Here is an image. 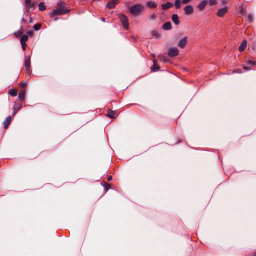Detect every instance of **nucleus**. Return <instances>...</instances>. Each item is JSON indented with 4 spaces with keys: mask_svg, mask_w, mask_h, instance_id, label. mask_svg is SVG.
<instances>
[{
    "mask_svg": "<svg viewBox=\"0 0 256 256\" xmlns=\"http://www.w3.org/2000/svg\"><path fill=\"white\" fill-rule=\"evenodd\" d=\"M25 95H26V90L24 89L22 90L18 98L20 101H24L25 99Z\"/></svg>",
    "mask_w": 256,
    "mask_h": 256,
    "instance_id": "nucleus-16",
    "label": "nucleus"
},
{
    "mask_svg": "<svg viewBox=\"0 0 256 256\" xmlns=\"http://www.w3.org/2000/svg\"><path fill=\"white\" fill-rule=\"evenodd\" d=\"M208 2L207 0H204L202 1L198 6V8L200 11H203L206 6L208 4Z\"/></svg>",
    "mask_w": 256,
    "mask_h": 256,
    "instance_id": "nucleus-15",
    "label": "nucleus"
},
{
    "mask_svg": "<svg viewBox=\"0 0 256 256\" xmlns=\"http://www.w3.org/2000/svg\"><path fill=\"white\" fill-rule=\"evenodd\" d=\"M22 34H23V32L21 29L20 30L14 32V36L16 38H21Z\"/></svg>",
    "mask_w": 256,
    "mask_h": 256,
    "instance_id": "nucleus-24",
    "label": "nucleus"
},
{
    "mask_svg": "<svg viewBox=\"0 0 256 256\" xmlns=\"http://www.w3.org/2000/svg\"><path fill=\"white\" fill-rule=\"evenodd\" d=\"M22 21L23 22H26V20H25V19H24V18H23L22 19Z\"/></svg>",
    "mask_w": 256,
    "mask_h": 256,
    "instance_id": "nucleus-41",
    "label": "nucleus"
},
{
    "mask_svg": "<svg viewBox=\"0 0 256 256\" xmlns=\"http://www.w3.org/2000/svg\"><path fill=\"white\" fill-rule=\"evenodd\" d=\"M69 12V10H67L64 4L62 3L58 4L56 9L54 10L50 14V16L51 17H53L55 15H63Z\"/></svg>",
    "mask_w": 256,
    "mask_h": 256,
    "instance_id": "nucleus-1",
    "label": "nucleus"
},
{
    "mask_svg": "<svg viewBox=\"0 0 256 256\" xmlns=\"http://www.w3.org/2000/svg\"><path fill=\"white\" fill-rule=\"evenodd\" d=\"M22 108V104H16L14 107V114L15 115L17 112Z\"/></svg>",
    "mask_w": 256,
    "mask_h": 256,
    "instance_id": "nucleus-19",
    "label": "nucleus"
},
{
    "mask_svg": "<svg viewBox=\"0 0 256 256\" xmlns=\"http://www.w3.org/2000/svg\"><path fill=\"white\" fill-rule=\"evenodd\" d=\"M209 2H210V5L212 6H214V5L216 4L217 1H216V0H210Z\"/></svg>",
    "mask_w": 256,
    "mask_h": 256,
    "instance_id": "nucleus-28",
    "label": "nucleus"
},
{
    "mask_svg": "<svg viewBox=\"0 0 256 256\" xmlns=\"http://www.w3.org/2000/svg\"><path fill=\"white\" fill-rule=\"evenodd\" d=\"M152 34L153 36H154L156 38L160 36L159 34L156 31H154V30L152 32Z\"/></svg>",
    "mask_w": 256,
    "mask_h": 256,
    "instance_id": "nucleus-31",
    "label": "nucleus"
},
{
    "mask_svg": "<svg viewBox=\"0 0 256 256\" xmlns=\"http://www.w3.org/2000/svg\"><path fill=\"white\" fill-rule=\"evenodd\" d=\"M9 94L12 96H17V91L14 89H12L9 91Z\"/></svg>",
    "mask_w": 256,
    "mask_h": 256,
    "instance_id": "nucleus-25",
    "label": "nucleus"
},
{
    "mask_svg": "<svg viewBox=\"0 0 256 256\" xmlns=\"http://www.w3.org/2000/svg\"><path fill=\"white\" fill-rule=\"evenodd\" d=\"M248 18L250 20V22H252V19H253V16L252 15H249L248 16Z\"/></svg>",
    "mask_w": 256,
    "mask_h": 256,
    "instance_id": "nucleus-37",
    "label": "nucleus"
},
{
    "mask_svg": "<svg viewBox=\"0 0 256 256\" xmlns=\"http://www.w3.org/2000/svg\"><path fill=\"white\" fill-rule=\"evenodd\" d=\"M187 44V38L186 37L182 39L178 44V46L182 48H184Z\"/></svg>",
    "mask_w": 256,
    "mask_h": 256,
    "instance_id": "nucleus-13",
    "label": "nucleus"
},
{
    "mask_svg": "<svg viewBox=\"0 0 256 256\" xmlns=\"http://www.w3.org/2000/svg\"><path fill=\"white\" fill-rule=\"evenodd\" d=\"M26 8L28 12L32 11L34 10V4L30 0H26Z\"/></svg>",
    "mask_w": 256,
    "mask_h": 256,
    "instance_id": "nucleus-6",
    "label": "nucleus"
},
{
    "mask_svg": "<svg viewBox=\"0 0 256 256\" xmlns=\"http://www.w3.org/2000/svg\"><path fill=\"white\" fill-rule=\"evenodd\" d=\"M192 0H176L174 6L177 9L181 8L182 5L189 4Z\"/></svg>",
    "mask_w": 256,
    "mask_h": 256,
    "instance_id": "nucleus-4",
    "label": "nucleus"
},
{
    "mask_svg": "<svg viewBox=\"0 0 256 256\" xmlns=\"http://www.w3.org/2000/svg\"><path fill=\"white\" fill-rule=\"evenodd\" d=\"M154 66H152V70L154 72H156V71L160 69V68L156 64V60H154Z\"/></svg>",
    "mask_w": 256,
    "mask_h": 256,
    "instance_id": "nucleus-23",
    "label": "nucleus"
},
{
    "mask_svg": "<svg viewBox=\"0 0 256 256\" xmlns=\"http://www.w3.org/2000/svg\"><path fill=\"white\" fill-rule=\"evenodd\" d=\"M28 40V34H24L21 36L20 41V42L24 43V42H26Z\"/></svg>",
    "mask_w": 256,
    "mask_h": 256,
    "instance_id": "nucleus-22",
    "label": "nucleus"
},
{
    "mask_svg": "<svg viewBox=\"0 0 256 256\" xmlns=\"http://www.w3.org/2000/svg\"><path fill=\"white\" fill-rule=\"evenodd\" d=\"M112 180V176H108V182Z\"/></svg>",
    "mask_w": 256,
    "mask_h": 256,
    "instance_id": "nucleus-38",
    "label": "nucleus"
},
{
    "mask_svg": "<svg viewBox=\"0 0 256 256\" xmlns=\"http://www.w3.org/2000/svg\"><path fill=\"white\" fill-rule=\"evenodd\" d=\"M247 46V41L244 40L239 47L238 50L240 52H242L245 50Z\"/></svg>",
    "mask_w": 256,
    "mask_h": 256,
    "instance_id": "nucleus-14",
    "label": "nucleus"
},
{
    "mask_svg": "<svg viewBox=\"0 0 256 256\" xmlns=\"http://www.w3.org/2000/svg\"><path fill=\"white\" fill-rule=\"evenodd\" d=\"M46 8V6H44V4L43 2H40L39 4V10L40 11H42L45 10Z\"/></svg>",
    "mask_w": 256,
    "mask_h": 256,
    "instance_id": "nucleus-26",
    "label": "nucleus"
},
{
    "mask_svg": "<svg viewBox=\"0 0 256 256\" xmlns=\"http://www.w3.org/2000/svg\"><path fill=\"white\" fill-rule=\"evenodd\" d=\"M119 18L122 23L124 29L128 30L129 28V22L128 18L124 14H120Z\"/></svg>",
    "mask_w": 256,
    "mask_h": 256,
    "instance_id": "nucleus-3",
    "label": "nucleus"
},
{
    "mask_svg": "<svg viewBox=\"0 0 256 256\" xmlns=\"http://www.w3.org/2000/svg\"><path fill=\"white\" fill-rule=\"evenodd\" d=\"M28 34V36H32L33 34H34V32H33L32 31H31V30L30 31H28V32H27V34Z\"/></svg>",
    "mask_w": 256,
    "mask_h": 256,
    "instance_id": "nucleus-33",
    "label": "nucleus"
},
{
    "mask_svg": "<svg viewBox=\"0 0 256 256\" xmlns=\"http://www.w3.org/2000/svg\"><path fill=\"white\" fill-rule=\"evenodd\" d=\"M24 66L26 68V70L28 74H30L31 73V68H30V56H26L25 57L24 60Z\"/></svg>",
    "mask_w": 256,
    "mask_h": 256,
    "instance_id": "nucleus-5",
    "label": "nucleus"
},
{
    "mask_svg": "<svg viewBox=\"0 0 256 256\" xmlns=\"http://www.w3.org/2000/svg\"><path fill=\"white\" fill-rule=\"evenodd\" d=\"M160 60H162V61H163L164 62H166V59L164 56H160Z\"/></svg>",
    "mask_w": 256,
    "mask_h": 256,
    "instance_id": "nucleus-35",
    "label": "nucleus"
},
{
    "mask_svg": "<svg viewBox=\"0 0 256 256\" xmlns=\"http://www.w3.org/2000/svg\"><path fill=\"white\" fill-rule=\"evenodd\" d=\"M146 6L150 8H155L158 6V4L155 2L150 1L146 3Z\"/></svg>",
    "mask_w": 256,
    "mask_h": 256,
    "instance_id": "nucleus-20",
    "label": "nucleus"
},
{
    "mask_svg": "<svg viewBox=\"0 0 256 256\" xmlns=\"http://www.w3.org/2000/svg\"><path fill=\"white\" fill-rule=\"evenodd\" d=\"M179 54V50L176 48H170L168 55L170 57H174L178 56Z\"/></svg>",
    "mask_w": 256,
    "mask_h": 256,
    "instance_id": "nucleus-7",
    "label": "nucleus"
},
{
    "mask_svg": "<svg viewBox=\"0 0 256 256\" xmlns=\"http://www.w3.org/2000/svg\"><path fill=\"white\" fill-rule=\"evenodd\" d=\"M163 28L164 30H170L172 28V24L170 22H167L163 26Z\"/></svg>",
    "mask_w": 256,
    "mask_h": 256,
    "instance_id": "nucleus-21",
    "label": "nucleus"
},
{
    "mask_svg": "<svg viewBox=\"0 0 256 256\" xmlns=\"http://www.w3.org/2000/svg\"><path fill=\"white\" fill-rule=\"evenodd\" d=\"M233 73L242 74V71L240 69H237V70H235L234 71Z\"/></svg>",
    "mask_w": 256,
    "mask_h": 256,
    "instance_id": "nucleus-32",
    "label": "nucleus"
},
{
    "mask_svg": "<svg viewBox=\"0 0 256 256\" xmlns=\"http://www.w3.org/2000/svg\"><path fill=\"white\" fill-rule=\"evenodd\" d=\"M227 8L220 9L218 12L217 16L219 17H223L227 13Z\"/></svg>",
    "mask_w": 256,
    "mask_h": 256,
    "instance_id": "nucleus-10",
    "label": "nucleus"
},
{
    "mask_svg": "<svg viewBox=\"0 0 256 256\" xmlns=\"http://www.w3.org/2000/svg\"><path fill=\"white\" fill-rule=\"evenodd\" d=\"M21 43V44H22V50L23 51H25L26 50V42H20Z\"/></svg>",
    "mask_w": 256,
    "mask_h": 256,
    "instance_id": "nucleus-30",
    "label": "nucleus"
},
{
    "mask_svg": "<svg viewBox=\"0 0 256 256\" xmlns=\"http://www.w3.org/2000/svg\"><path fill=\"white\" fill-rule=\"evenodd\" d=\"M120 2V0H111L106 5L109 9L114 8Z\"/></svg>",
    "mask_w": 256,
    "mask_h": 256,
    "instance_id": "nucleus-8",
    "label": "nucleus"
},
{
    "mask_svg": "<svg viewBox=\"0 0 256 256\" xmlns=\"http://www.w3.org/2000/svg\"><path fill=\"white\" fill-rule=\"evenodd\" d=\"M172 20L173 22L176 24L178 25L180 24V20H179V17L178 16L175 14H173L172 16Z\"/></svg>",
    "mask_w": 256,
    "mask_h": 256,
    "instance_id": "nucleus-18",
    "label": "nucleus"
},
{
    "mask_svg": "<svg viewBox=\"0 0 256 256\" xmlns=\"http://www.w3.org/2000/svg\"><path fill=\"white\" fill-rule=\"evenodd\" d=\"M26 82H22L20 83V86L23 87H25L26 86Z\"/></svg>",
    "mask_w": 256,
    "mask_h": 256,
    "instance_id": "nucleus-36",
    "label": "nucleus"
},
{
    "mask_svg": "<svg viewBox=\"0 0 256 256\" xmlns=\"http://www.w3.org/2000/svg\"><path fill=\"white\" fill-rule=\"evenodd\" d=\"M100 19L102 20V22H106V20L104 18H102Z\"/></svg>",
    "mask_w": 256,
    "mask_h": 256,
    "instance_id": "nucleus-40",
    "label": "nucleus"
},
{
    "mask_svg": "<svg viewBox=\"0 0 256 256\" xmlns=\"http://www.w3.org/2000/svg\"><path fill=\"white\" fill-rule=\"evenodd\" d=\"M244 69L246 70H249L250 68L246 66H244Z\"/></svg>",
    "mask_w": 256,
    "mask_h": 256,
    "instance_id": "nucleus-39",
    "label": "nucleus"
},
{
    "mask_svg": "<svg viewBox=\"0 0 256 256\" xmlns=\"http://www.w3.org/2000/svg\"><path fill=\"white\" fill-rule=\"evenodd\" d=\"M106 116L110 118H115L118 116V114L116 112L109 110Z\"/></svg>",
    "mask_w": 256,
    "mask_h": 256,
    "instance_id": "nucleus-11",
    "label": "nucleus"
},
{
    "mask_svg": "<svg viewBox=\"0 0 256 256\" xmlns=\"http://www.w3.org/2000/svg\"><path fill=\"white\" fill-rule=\"evenodd\" d=\"M156 14H152V15L150 16V19H151L152 20H155L156 19Z\"/></svg>",
    "mask_w": 256,
    "mask_h": 256,
    "instance_id": "nucleus-34",
    "label": "nucleus"
},
{
    "mask_svg": "<svg viewBox=\"0 0 256 256\" xmlns=\"http://www.w3.org/2000/svg\"><path fill=\"white\" fill-rule=\"evenodd\" d=\"M144 8L140 4H136L132 6L130 8V12L134 15H138L142 12Z\"/></svg>",
    "mask_w": 256,
    "mask_h": 256,
    "instance_id": "nucleus-2",
    "label": "nucleus"
},
{
    "mask_svg": "<svg viewBox=\"0 0 256 256\" xmlns=\"http://www.w3.org/2000/svg\"><path fill=\"white\" fill-rule=\"evenodd\" d=\"M174 4L172 2H168L166 4L162 5L163 10H166L173 7Z\"/></svg>",
    "mask_w": 256,
    "mask_h": 256,
    "instance_id": "nucleus-17",
    "label": "nucleus"
},
{
    "mask_svg": "<svg viewBox=\"0 0 256 256\" xmlns=\"http://www.w3.org/2000/svg\"><path fill=\"white\" fill-rule=\"evenodd\" d=\"M184 10L186 15L190 16L194 13V8L192 6L188 5L184 8Z\"/></svg>",
    "mask_w": 256,
    "mask_h": 256,
    "instance_id": "nucleus-9",
    "label": "nucleus"
},
{
    "mask_svg": "<svg viewBox=\"0 0 256 256\" xmlns=\"http://www.w3.org/2000/svg\"><path fill=\"white\" fill-rule=\"evenodd\" d=\"M42 24H37L34 26V29L35 30H38L40 29Z\"/></svg>",
    "mask_w": 256,
    "mask_h": 256,
    "instance_id": "nucleus-27",
    "label": "nucleus"
},
{
    "mask_svg": "<svg viewBox=\"0 0 256 256\" xmlns=\"http://www.w3.org/2000/svg\"><path fill=\"white\" fill-rule=\"evenodd\" d=\"M248 64H249L254 66L256 64V60H248Z\"/></svg>",
    "mask_w": 256,
    "mask_h": 256,
    "instance_id": "nucleus-29",
    "label": "nucleus"
},
{
    "mask_svg": "<svg viewBox=\"0 0 256 256\" xmlns=\"http://www.w3.org/2000/svg\"><path fill=\"white\" fill-rule=\"evenodd\" d=\"M11 121H12V117H11V116H8L6 119V120L4 121V122L3 123L4 129H6L8 127L10 124L11 122Z\"/></svg>",
    "mask_w": 256,
    "mask_h": 256,
    "instance_id": "nucleus-12",
    "label": "nucleus"
}]
</instances>
